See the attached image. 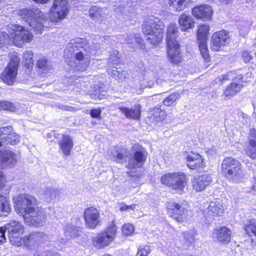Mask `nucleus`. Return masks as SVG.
I'll list each match as a JSON object with an SVG mask.
<instances>
[{"mask_svg":"<svg viewBox=\"0 0 256 256\" xmlns=\"http://www.w3.org/2000/svg\"><path fill=\"white\" fill-rule=\"evenodd\" d=\"M68 12V0H54L50 14H44L39 8H33L21 10L19 15L34 31L42 34L44 28H50L58 20L65 18Z\"/></svg>","mask_w":256,"mask_h":256,"instance_id":"1","label":"nucleus"},{"mask_svg":"<svg viewBox=\"0 0 256 256\" xmlns=\"http://www.w3.org/2000/svg\"><path fill=\"white\" fill-rule=\"evenodd\" d=\"M8 28L10 36L6 32H0V48L8 44L10 38L18 46H22L24 42H28L32 40V34L22 26L11 24L8 26Z\"/></svg>","mask_w":256,"mask_h":256,"instance_id":"2","label":"nucleus"},{"mask_svg":"<svg viewBox=\"0 0 256 256\" xmlns=\"http://www.w3.org/2000/svg\"><path fill=\"white\" fill-rule=\"evenodd\" d=\"M142 32L146 40L152 45L158 44L163 38L164 25L157 18H152L142 24Z\"/></svg>","mask_w":256,"mask_h":256,"instance_id":"3","label":"nucleus"},{"mask_svg":"<svg viewBox=\"0 0 256 256\" xmlns=\"http://www.w3.org/2000/svg\"><path fill=\"white\" fill-rule=\"evenodd\" d=\"M178 28L176 24H170L166 32L168 56L170 62L174 64L181 62L180 56V45L177 40Z\"/></svg>","mask_w":256,"mask_h":256,"instance_id":"4","label":"nucleus"},{"mask_svg":"<svg viewBox=\"0 0 256 256\" xmlns=\"http://www.w3.org/2000/svg\"><path fill=\"white\" fill-rule=\"evenodd\" d=\"M86 40L84 38H76L70 40L67 44L64 50V56L68 58H74L77 60L82 61L90 56L86 50L84 46Z\"/></svg>","mask_w":256,"mask_h":256,"instance_id":"5","label":"nucleus"},{"mask_svg":"<svg viewBox=\"0 0 256 256\" xmlns=\"http://www.w3.org/2000/svg\"><path fill=\"white\" fill-rule=\"evenodd\" d=\"M13 201L16 211L22 216L38 204V200L34 196L26 193L16 196L13 198Z\"/></svg>","mask_w":256,"mask_h":256,"instance_id":"6","label":"nucleus"},{"mask_svg":"<svg viewBox=\"0 0 256 256\" xmlns=\"http://www.w3.org/2000/svg\"><path fill=\"white\" fill-rule=\"evenodd\" d=\"M117 226L114 221L109 224L105 230L92 239L93 244L98 248L108 246L116 238Z\"/></svg>","mask_w":256,"mask_h":256,"instance_id":"7","label":"nucleus"},{"mask_svg":"<svg viewBox=\"0 0 256 256\" xmlns=\"http://www.w3.org/2000/svg\"><path fill=\"white\" fill-rule=\"evenodd\" d=\"M22 216L25 222L28 226L36 227L44 226L46 220V214L44 210L41 206H36Z\"/></svg>","mask_w":256,"mask_h":256,"instance_id":"8","label":"nucleus"},{"mask_svg":"<svg viewBox=\"0 0 256 256\" xmlns=\"http://www.w3.org/2000/svg\"><path fill=\"white\" fill-rule=\"evenodd\" d=\"M162 182L179 192L183 190L186 183V176L182 172L168 173L162 176Z\"/></svg>","mask_w":256,"mask_h":256,"instance_id":"9","label":"nucleus"},{"mask_svg":"<svg viewBox=\"0 0 256 256\" xmlns=\"http://www.w3.org/2000/svg\"><path fill=\"white\" fill-rule=\"evenodd\" d=\"M5 226L11 244L18 246H21L22 245L21 237L24 232L23 226L17 221L12 220Z\"/></svg>","mask_w":256,"mask_h":256,"instance_id":"10","label":"nucleus"},{"mask_svg":"<svg viewBox=\"0 0 256 256\" xmlns=\"http://www.w3.org/2000/svg\"><path fill=\"white\" fill-rule=\"evenodd\" d=\"M208 32V26L202 24L199 26L197 32L198 43L201 55L206 62H210V59L206 43Z\"/></svg>","mask_w":256,"mask_h":256,"instance_id":"11","label":"nucleus"},{"mask_svg":"<svg viewBox=\"0 0 256 256\" xmlns=\"http://www.w3.org/2000/svg\"><path fill=\"white\" fill-rule=\"evenodd\" d=\"M132 154L130 157L128 168L134 169L142 166L146 159L147 152L142 147L137 146L132 147Z\"/></svg>","mask_w":256,"mask_h":256,"instance_id":"12","label":"nucleus"},{"mask_svg":"<svg viewBox=\"0 0 256 256\" xmlns=\"http://www.w3.org/2000/svg\"><path fill=\"white\" fill-rule=\"evenodd\" d=\"M168 214L177 222H183L189 218L190 212L180 204L173 202L168 205Z\"/></svg>","mask_w":256,"mask_h":256,"instance_id":"13","label":"nucleus"},{"mask_svg":"<svg viewBox=\"0 0 256 256\" xmlns=\"http://www.w3.org/2000/svg\"><path fill=\"white\" fill-rule=\"evenodd\" d=\"M84 218L86 226L90 229H94L100 222V212L94 207L88 208L85 210Z\"/></svg>","mask_w":256,"mask_h":256,"instance_id":"14","label":"nucleus"},{"mask_svg":"<svg viewBox=\"0 0 256 256\" xmlns=\"http://www.w3.org/2000/svg\"><path fill=\"white\" fill-rule=\"evenodd\" d=\"M229 41L228 32L225 30H220L214 34L212 36V48L214 51H218L222 46L228 44Z\"/></svg>","mask_w":256,"mask_h":256,"instance_id":"15","label":"nucleus"},{"mask_svg":"<svg viewBox=\"0 0 256 256\" xmlns=\"http://www.w3.org/2000/svg\"><path fill=\"white\" fill-rule=\"evenodd\" d=\"M232 232L226 226H222L214 230L212 238L214 241L222 244H228L231 240Z\"/></svg>","mask_w":256,"mask_h":256,"instance_id":"16","label":"nucleus"},{"mask_svg":"<svg viewBox=\"0 0 256 256\" xmlns=\"http://www.w3.org/2000/svg\"><path fill=\"white\" fill-rule=\"evenodd\" d=\"M18 65H8L0 75L2 81L8 85H13L16 82Z\"/></svg>","mask_w":256,"mask_h":256,"instance_id":"17","label":"nucleus"},{"mask_svg":"<svg viewBox=\"0 0 256 256\" xmlns=\"http://www.w3.org/2000/svg\"><path fill=\"white\" fill-rule=\"evenodd\" d=\"M224 210L223 203L220 200L211 202L205 210V213L208 217L215 218L216 217L221 216Z\"/></svg>","mask_w":256,"mask_h":256,"instance_id":"18","label":"nucleus"},{"mask_svg":"<svg viewBox=\"0 0 256 256\" xmlns=\"http://www.w3.org/2000/svg\"><path fill=\"white\" fill-rule=\"evenodd\" d=\"M212 181V176L207 174H202L194 178L192 180L193 188L198 192L204 190Z\"/></svg>","mask_w":256,"mask_h":256,"instance_id":"19","label":"nucleus"},{"mask_svg":"<svg viewBox=\"0 0 256 256\" xmlns=\"http://www.w3.org/2000/svg\"><path fill=\"white\" fill-rule=\"evenodd\" d=\"M192 13L196 18L206 20L210 18L212 14V10L210 6L203 4L193 8Z\"/></svg>","mask_w":256,"mask_h":256,"instance_id":"20","label":"nucleus"},{"mask_svg":"<svg viewBox=\"0 0 256 256\" xmlns=\"http://www.w3.org/2000/svg\"><path fill=\"white\" fill-rule=\"evenodd\" d=\"M224 176L230 181L237 183L243 180L244 174L242 167H240L234 170H225L222 171Z\"/></svg>","mask_w":256,"mask_h":256,"instance_id":"21","label":"nucleus"},{"mask_svg":"<svg viewBox=\"0 0 256 256\" xmlns=\"http://www.w3.org/2000/svg\"><path fill=\"white\" fill-rule=\"evenodd\" d=\"M118 108L128 118L138 120L140 118L141 110L140 104L134 105L130 108L119 105Z\"/></svg>","mask_w":256,"mask_h":256,"instance_id":"22","label":"nucleus"},{"mask_svg":"<svg viewBox=\"0 0 256 256\" xmlns=\"http://www.w3.org/2000/svg\"><path fill=\"white\" fill-rule=\"evenodd\" d=\"M64 231L65 238H62L60 241L62 244H66L68 240L72 238L80 236L82 232L80 228L70 224H66L64 226Z\"/></svg>","mask_w":256,"mask_h":256,"instance_id":"23","label":"nucleus"},{"mask_svg":"<svg viewBox=\"0 0 256 256\" xmlns=\"http://www.w3.org/2000/svg\"><path fill=\"white\" fill-rule=\"evenodd\" d=\"M58 144L64 156H68L70 154L74 146V142L72 136L68 134H63L62 138L58 142Z\"/></svg>","mask_w":256,"mask_h":256,"instance_id":"24","label":"nucleus"},{"mask_svg":"<svg viewBox=\"0 0 256 256\" xmlns=\"http://www.w3.org/2000/svg\"><path fill=\"white\" fill-rule=\"evenodd\" d=\"M16 163V155L10 150H0V166H10Z\"/></svg>","mask_w":256,"mask_h":256,"instance_id":"25","label":"nucleus"},{"mask_svg":"<svg viewBox=\"0 0 256 256\" xmlns=\"http://www.w3.org/2000/svg\"><path fill=\"white\" fill-rule=\"evenodd\" d=\"M187 165L190 169L203 168L204 162L202 156L198 153H192L186 157Z\"/></svg>","mask_w":256,"mask_h":256,"instance_id":"26","label":"nucleus"},{"mask_svg":"<svg viewBox=\"0 0 256 256\" xmlns=\"http://www.w3.org/2000/svg\"><path fill=\"white\" fill-rule=\"evenodd\" d=\"M178 22L182 31H186L194 26V21L190 16L182 14L179 18Z\"/></svg>","mask_w":256,"mask_h":256,"instance_id":"27","label":"nucleus"},{"mask_svg":"<svg viewBox=\"0 0 256 256\" xmlns=\"http://www.w3.org/2000/svg\"><path fill=\"white\" fill-rule=\"evenodd\" d=\"M242 166L238 160L232 157H226L222 164V171H224L226 169L234 170Z\"/></svg>","mask_w":256,"mask_h":256,"instance_id":"28","label":"nucleus"},{"mask_svg":"<svg viewBox=\"0 0 256 256\" xmlns=\"http://www.w3.org/2000/svg\"><path fill=\"white\" fill-rule=\"evenodd\" d=\"M34 232L31 233L28 236H24L22 240V242L25 248L28 250H34L38 248L37 242L36 238L38 236H36Z\"/></svg>","mask_w":256,"mask_h":256,"instance_id":"29","label":"nucleus"},{"mask_svg":"<svg viewBox=\"0 0 256 256\" xmlns=\"http://www.w3.org/2000/svg\"><path fill=\"white\" fill-rule=\"evenodd\" d=\"M244 230L252 240L256 242V222L250 220L248 222L245 224Z\"/></svg>","mask_w":256,"mask_h":256,"instance_id":"30","label":"nucleus"},{"mask_svg":"<svg viewBox=\"0 0 256 256\" xmlns=\"http://www.w3.org/2000/svg\"><path fill=\"white\" fill-rule=\"evenodd\" d=\"M191 0H168L172 8L178 12L183 10Z\"/></svg>","mask_w":256,"mask_h":256,"instance_id":"31","label":"nucleus"},{"mask_svg":"<svg viewBox=\"0 0 256 256\" xmlns=\"http://www.w3.org/2000/svg\"><path fill=\"white\" fill-rule=\"evenodd\" d=\"M89 14L94 20L100 21L104 16L105 13L102 8L92 6L90 9Z\"/></svg>","mask_w":256,"mask_h":256,"instance_id":"32","label":"nucleus"},{"mask_svg":"<svg viewBox=\"0 0 256 256\" xmlns=\"http://www.w3.org/2000/svg\"><path fill=\"white\" fill-rule=\"evenodd\" d=\"M242 87V84H240L232 82L225 90L224 94L226 97L232 96L239 92Z\"/></svg>","mask_w":256,"mask_h":256,"instance_id":"33","label":"nucleus"},{"mask_svg":"<svg viewBox=\"0 0 256 256\" xmlns=\"http://www.w3.org/2000/svg\"><path fill=\"white\" fill-rule=\"evenodd\" d=\"M166 112L160 108H155L152 111L150 118L152 122H158L162 121L166 117Z\"/></svg>","mask_w":256,"mask_h":256,"instance_id":"34","label":"nucleus"},{"mask_svg":"<svg viewBox=\"0 0 256 256\" xmlns=\"http://www.w3.org/2000/svg\"><path fill=\"white\" fill-rule=\"evenodd\" d=\"M58 192L55 188L47 186L43 190L42 197L46 201L50 202L56 198Z\"/></svg>","mask_w":256,"mask_h":256,"instance_id":"35","label":"nucleus"},{"mask_svg":"<svg viewBox=\"0 0 256 256\" xmlns=\"http://www.w3.org/2000/svg\"><path fill=\"white\" fill-rule=\"evenodd\" d=\"M34 234L38 237L36 240L38 248H44L46 246H48L50 240L48 235L40 232H34Z\"/></svg>","mask_w":256,"mask_h":256,"instance_id":"36","label":"nucleus"},{"mask_svg":"<svg viewBox=\"0 0 256 256\" xmlns=\"http://www.w3.org/2000/svg\"><path fill=\"white\" fill-rule=\"evenodd\" d=\"M117 162L123 163L125 161V158L128 156L126 150L123 148H118L114 154Z\"/></svg>","mask_w":256,"mask_h":256,"instance_id":"37","label":"nucleus"},{"mask_svg":"<svg viewBox=\"0 0 256 256\" xmlns=\"http://www.w3.org/2000/svg\"><path fill=\"white\" fill-rule=\"evenodd\" d=\"M118 68L112 65L108 68L107 69L108 74L111 76H114L116 78L122 80L124 77L125 72L124 71L121 72L118 70Z\"/></svg>","mask_w":256,"mask_h":256,"instance_id":"38","label":"nucleus"},{"mask_svg":"<svg viewBox=\"0 0 256 256\" xmlns=\"http://www.w3.org/2000/svg\"><path fill=\"white\" fill-rule=\"evenodd\" d=\"M108 60L110 64H120L122 62L121 54L117 50H114L111 52Z\"/></svg>","mask_w":256,"mask_h":256,"instance_id":"39","label":"nucleus"},{"mask_svg":"<svg viewBox=\"0 0 256 256\" xmlns=\"http://www.w3.org/2000/svg\"><path fill=\"white\" fill-rule=\"evenodd\" d=\"M4 138L2 140V143L10 144L12 145L15 144L18 142L20 136L16 133L12 132Z\"/></svg>","mask_w":256,"mask_h":256,"instance_id":"40","label":"nucleus"},{"mask_svg":"<svg viewBox=\"0 0 256 256\" xmlns=\"http://www.w3.org/2000/svg\"><path fill=\"white\" fill-rule=\"evenodd\" d=\"M180 98V94L178 92H174L164 100V104L168 106H170Z\"/></svg>","mask_w":256,"mask_h":256,"instance_id":"41","label":"nucleus"},{"mask_svg":"<svg viewBox=\"0 0 256 256\" xmlns=\"http://www.w3.org/2000/svg\"><path fill=\"white\" fill-rule=\"evenodd\" d=\"M86 50L87 51V53L88 54L89 56L90 54H95L100 48V45L99 44L96 43H90L86 41V44L84 46Z\"/></svg>","mask_w":256,"mask_h":256,"instance_id":"42","label":"nucleus"},{"mask_svg":"<svg viewBox=\"0 0 256 256\" xmlns=\"http://www.w3.org/2000/svg\"><path fill=\"white\" fill-rule=\"evenodd\" d=\"M10 210V208L9 204L6 200V197L0 194V212H6L8 213Z\"/></svg>","mask_w":256,"mask_h":256,"instance_id":"43","label":"nucleus"},{"mask_svg":"<svg viewBox=\"0 0 256 256\" xmlns=\"http://www.w3.org/2000/svg\"><path fill=\"white\" fill-rule=\"evenodd\" d=\"M244 152L246 154L251 158H256V144H248Z\"/></svg>","mask_w":256,"mask_h":256,"instance_id":"44","label":"nucleus"},{"mask_svg":"<svg viewBox=\"0 0 256 256\" xmlns=\"http://www.w3.org/2000/svg\"><path fill=\"white\" fill-rule=\"evenodd\" d=\"M12 128L10 126L0 128V146H2V140L12 133Z\"/></svg>","mask_w":256,"mask_h":256,"instance_id":"45","label":"nucleus"},{"mask_svg":"<svg viewBox=\"0 0 256 256\" xmlns=\"http://www.w3.org/2000/svg\"><path fill=\"white\" fill-rule=\"evenodd\" d=\"M16 109V106L10 102H0V110H4L10 112H14Z\"/></svg>","mask_w":256,"mask_h":256,"instance_id":"46","label":"nucleus"},{"mask_svg":"<svg viewBox=\"0 0 256 256\" xmlns=\"http://www.w3.org/2000/svg\"><path fill=\"white\" fill-rule=\"evenodd\" d=\"M32 58L33 52L31 50L26 51L23 54L22 62L24 64H33Z\"/></svg>","mask_w":256,"mask_h":256,"instance_id":"47","label":"nucleus"},{"mask_svg":"<svg viewBox=\"0 0 256 256\" xmlns=\"http://www.w3.org/2000/svg\"><path fill=\"white\" fill-rule=\"evenodd\" d=\"M134 226L132 224H125L122 227V234L126 236H130L134 232Z\"/></svg>","mask_w":256,"mask_h":256,"instance_id":"48","label":"nucleus"},{"mask_svg":"<svg viewBox=\"0 0 256 256\" xmlns=\"http://www.w3.org/2000/svg\"><path fill=\"white\" fill-rule=\"evenodd\" d=\"M8 57L10 62L8 64H19L20 58L18 57L16 52H10L9 54Z\"/></svg>","mask_w":256,"mask_h":256,"instance_id":"49","label":"nucleus"},{"mask_svg":"<svg viewBox=\"0 0 256 256\" xmlns=\"http://www.w3.org/2000/svg\"><path fill=\"white\" fill-rule=\"evenodd\" d=\"M120 38H122V40H124L123 42L128 44L130 45V46L133 47V46H131V45H134V34H125L124 36H120Z\"/></svg>","mask_w":256,"mask_h":256,"instance_id":"50","label":"nucleus"},{"mask_svg":"<svg viewBox=\"0 0 256 256\" xmlns=\"http://www.w3.org/2000/svg\"><path fill=\"white\" fill-rule=\"evenodd\" d=\"M150 252V248L148 246H140L137 252L136 256H147Z\"/></svg>","mask_w":256,"mask_h":256,"instance_id":"51","label":"nucleus"},{"mask_svg":"<svg viewBox=\"0 0 256 256\" xmlns=\"http://www.w3.org/2000/svg\"><path fill=\"white\" fill-rule=\"evenodd\" d=\"M248 144H256V130L251 128L248 135Z\"/></svg>","mask_w":256,"mask_h":256,"instance_id":"52","label":"nucleus"},{"mask_svg":"<svg viewBox=\"0 0 256 256\" xmlns=\"http://www.w3.org/2000/svg\"><path fill=\"white\" fill-rule=\"evenodd\" d=\"M52 65H37L38 72L41 74H46L52 70Z\"/></svg>","mask_w":256,"mask_h":256,"instance_id":"53","label":"nucleus"},{"mask_svg":"<svg viewBox=\"0 0 256 256\" xmlns=\"http://www.w3.org/2000/svg\"><path fill=\"white\" fill-rule=\"evenodd\" d=\"M90 114L92 118L100 119L102 110L100 108H92L90 110Z\"/></svg>","mask_w":256,"mask_h":256,"instance_id":"54","label":"nucleus"},{"mask_svg":"<svg viewBox=\"0 0 256 256\" xmlns=\"http://www.w3.org/2000/svg\"><path fill=\"white\" fill-rule=\"evenodd\" d=\"M184 240L189 244H192L194 242V235L190 232H186L184 233Z\"/></svg>","mask_w":256,"mask_h":256,"instance_id":"55","label":"nucleus"},{"mask_svg":"<svg viewBox=\"0 0 256 256\" xmlns=\"http://www.w3.org/2000/svg\"><path fill=\"white\" fill-rule=\"evenodd\" d=\"M7 231L6 226L0 228V244H3L6 240L5 232Z\"/></svg>","mask_w":256,"mask_h":256,"instance_id":"56","label":"nucleus"},{"mask_svg":"<svg viewBox=\"0 0 256 256\" xmlns=\"http://www.w3.org/2000/svg\"><path fill=\"white\" fill-rule=\"evenodd\" d=\"M231 74L232 72H230L226 75H222L218 76L216 79V82H220L221 84H222L224 81L230 79L229 76Z\"/></svg>","mask_w":256,"mask_h":256,"instance_id":"57","label":"nucleus"},{"mask_svg":"<svg viewBox=\"0 0 256 256\" xmlns=\"http://www.w3.org/2000/svg\"><path fill=\"white\" fill-rule=\"evenodd\" d=\"M242 57L243 60L246 63L250 62V60L252 59V56L246 51L242 52Z\"/></svg>","mask_w":256,"mask_h":256,"instance_id":"58","label":"nucleus"},{"mask_svg":"<svg viewBox=\"0 0 256 256\" xmlns=\"http://www.w3.org/2000/svg\"><path fill=\"white\" fill-rule=\"evenodd\" d=\"M71 68L74 72H84L86 70V65H72Z\"/></svg>","mask_w":256,"mask_h":256,"instance_id":"59","label":"nucleus"},{"mask_svg":"<svg viewBox=\"0 0 256 256\" xmlns=\"http://www.w3.org/2000/svg\"><path fill=\"white\" fill-rule=\"evenodd\" d=\"M50 62L45 57H40L38 60L36 64H46V63Z\"/></svg>","mask_w":256,"mask_h":256,"instance_id":"60","label":"nucleus"},{"mask_svg":"<svg viewBox=\"0 0 256 256\" xmlns=\"http://www.w3.org/2000/svg\"><path fill=\"white\" fill-rule=\"evenodd\" d=\"M5 182L6 180L4 175L3 173L0 171V189L3 188Z\"/></svg>","mask_w":256,"mask_h":256,"instance_id":"61","label":"nucleus"},{"mask_svg":"<svg viewBox=\"0 0 256 256\" xmlns=\"http://www.w3.org/2000/svg\"><path fill=\"white\" fill-rule=\"evenodd\" d=\"M134 42H136L138 44H141L142 42V39L140 36V35L137 34L134 35Z\"/></svg>","mask_w":256,"mask_h":256,"instance_id":"62","label":"nucleus"},{"mask_svg":"<svg viewBox=\"0 0 256 256\" xmlns=\"http://www.w3.org/2000/svg\"><path fill=\"white\" fill-rule=\"evenodd\" d=\"M42 256H60V254L58 253L52 254L50 251L48 250L46 251L44 253H42Z\"/></svg>","mask_w":256,"mask_h":256,"instance_id":"63","label":"nucleus"},{"mask_svg":"<svg viewBox=\"0 0 256 256\" xmlns=\"http://www.w3.org/2000/svg\"><path fill=\"white\" fill-rule=\"evenodd\" d=\"M59 108H62V110H68V111H72L74 108L70 106H64V105H62L61 106H59Z\"/></svg>","mask_w":256,"mask_h":256,"instance_id":"64","label":"nucleus"}]
</instances>
